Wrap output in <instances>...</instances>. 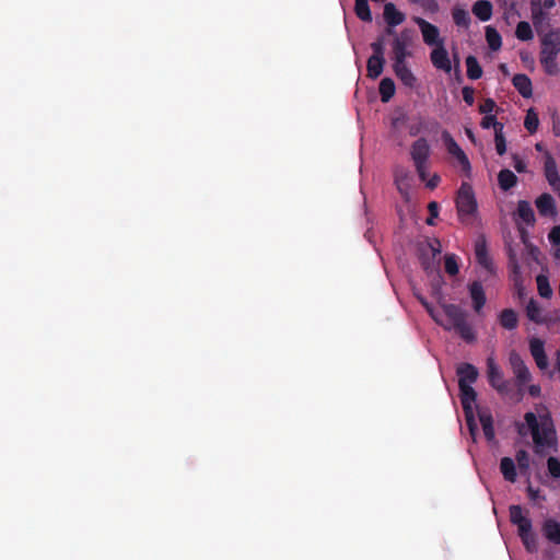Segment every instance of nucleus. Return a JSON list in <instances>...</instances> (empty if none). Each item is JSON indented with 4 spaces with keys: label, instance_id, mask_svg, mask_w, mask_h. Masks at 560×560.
I'll return each mask as SVG.
<instances>
[{
    "label": "nucleus",
    "instance_id": "3",
    "mask_svg": "<svg viewBox=\"0 0 560 560\" xmlns=\"http://www.w3.org/2000/svg\"><path fill=\"white\" fill-rule=\"evenodd\" d=\"M560 52V32H550L545 35L541 40L540 62L545 71L550 75H556L559 72V67L556 61Z\"/></svg>",
    "mask_w": 560,
    "mask_h": 560
},
{
    "label": "nucleus",
    "instance_id": "1",
    "mask_svg": "<svg viewBox=\"0 0 560 560\" xmlns=\"http://www.w3.org/2000/svg\"><path fill=\"white\" fill-rule=\"evenodd\" d=\"M520 434H530L537 453L551 447L557 442V434L547 406L538 404L524 415V421L517 424Z\"/></svg>",
    "mask_w": 560,
    "mask_h": 560
},
{
    "label": "nucleus",
    "instance_id": "52",
    "mask_svg": "<svg viewBox=\"0 0 560 560\" xmlns=\"http://www.w3.org/2000/svg\"><path fill=\"white\" fill-rule=\"evenodd\" d=\"M526 253L535 262L540 264V260H539L540 252H539L538 247H536L533 244L527 245Z\"/></svg>",
    "mask_w": 560,
    "mask_h": 560
},
{
    "label": "nucleus",
    "instance_id": "47",
    "mask_svg": "<svg viewBox=\"0 0 560 560\" xmlns=\"http://www.w3.org/2000/svg\"><path fill=\"white\" fill-rule=\"evenodd\" d=\"M527 493H528V498L535 504H539L540 502L545 501V495L541 494L539 489H535L532 486H528Z\"/></svg>",
    "mask_w": 560,
    "mask_h": 560
},
{
    "label": "nucleus",
    "instance_id": "16",
    "mask_svg": "<svg viewBox=\"0 0 560 560\" xmlns=\"http://www.w3.org/2000/svg\"><path fill=\"white\" fill-rule=\"evenodd\" d=\"M394 72L397 78L408 88H413L416 83V77L407 67L405 60H398L394 62Z\"/></svg>",
    "mask_w": 560,
    "mask_h": 560
},
{
    "label": "nucleus",
    "instance_id": "56",
    "mask_svg": "<svg viewBox=\"0 0 560 560\" xmlns=\"http://www.w3.org/2000/svg\"><path fill=\"white\" fill-rule=\"evenodd\" d=\"M424 182H425V186L429 189H434L440 183V176L438 174H433L431 177H429V175H428L427 179Z\"/></svg>",
    "mask_w": 560,
    "mask_h": 560
},
{
    "label": "nucleus",
    "instance_id": "63",
    "mask_svg": "<svg viewBox=\"0 0 560 560\" xmlns=\"http://www.w3.org/2000/svg\"><path fill=\"white\" fill-rule=\"evenodd\" d=\"M421 303L425 306V308H427V310H428V312L431 314V316H432V317L438 322V320H439V318L435 316V314H434V312H433L432 307H430V305H429L427 302H424V300H421Z\"/></svg>",
    "mask_w": 560,
    "mask_h": 560
},
{
    "label": "nucleus",
    "instance_id": "46",
    "mask_svg": "<svg viewBox=\"0 0 560 560\" xmlns=\"http://www.w3.org/2000/svg\"><path fill=\"white\" fill-rule=\"evenodd\" d=\"M445 271L451 276L458 273V266L453 255L445 256Z\"/></svg>",
    "mask_w": 560,
    "mask_h": 560
},
{
    "label": "nucleus",
    "instance_id": "28",
    "mask_svg": "<svg viewBox=\"0 0 560 560\" xmlns=\"http://www.w3.org/2000/svg\"><path fill=\"white\" fill-rule=\"evenodd\" d=\"M500 469L506 480L511 482L515 481L516 471L513 459H511L510 457H503L501 459Z\"/></svg>",
    "mask_w": 560,
    "mask_h": 560
},
{
    "label": "nucleus",
    "instance_id": "33",
    "mask_svg": "<svg viewBox=\"0 0 560 560\" xmlns=\"http://www.w3.org/2000/svg\"><path fill=\"white\" fill-rule=\"evenodd\" d=\"M500 324L502 325V327H504L506 329L515 328L517 325L516 313L511 308H506V310L502 311V313L500 315Z\"/></svg>",
    "mask_w": 560,
    "mask_h": 560
},
{
    "label": "nucleus",
    "instance_id": "11",
    "mask_svg": "<svg viewBox=\"0 0 560 560\" xmlns=\"http://www.w3.org/2000/svg\"><path fill=\"white\" fill-rule=\"evenodd\" d=\"M488 378L491 386L494 387L499 393H508V383L504 381L500 369L498 365H495L492 358L488 359Z\"/></svg>",
    "mask_w": 560,
    "mask_h": 560
},
{
    "label": "nucleus",
    "instance_id": "37",
    "mask_svg": "<svg viewBox=\"0 0 560 560\" xmlns=\"http://www.w3.org/2000/svg\"><path fill=\"white\" fill-rule=\"evenodd\" d=\"M539 125V119L537 113L534 110V108H529L526 113V117L524 120L525 128L530 132L534 133Z\"/></svg>",
    "mask_w": 560,
    "mask_h": 560
},
{
    "label": "nucleus",
    "instance_id": "44",
    "mask_svg": "<svg viewBox=\"0 0 560 560\" xmlns=\"http://www.w3.org/2000/svg\"><path fill=\"white\" fill-rule=\"evenodd\" d=\"M521 539L528 551L534 552L537 550V537L533 532L522 536Z\"/></svg>",
    "mask_w": 560,
    "mask_h": 560
},
{
    "label": "nucleus",
    "instance_id": "18",
    "mask_svg": "<svg viewBox=\"0 0 560 560\" xmlns=\"http://www.w3.org/2000/svg\"><path fill=\"white\" fill-rule=\"evenodd\" d=\"M536 207L541 215H555V200L551 195L542 194L536 200Z\"/></svg>",
    "mask_w": 560,
    "mask_h": 560
},
{
    "label": "nucleus",
    "instance_id": "38",
    "mask_svg": "<svg viewBox=\"0 0 560 560\" xmlns=\"http://www.w3.org/2000/svg\"><path fill=\"white\" fill-rule=\"evenodd\" d=\"M516 37L521 40H529L533 38V32L529 23L522 21L516 26Z\"/></svg>",
    "mask_w": 560,
    "mask_h": 560
},
{
    "label": "nucleus",
    "instance_id": "7",
    "mask_svg": "<svg viewBox=\"0 0 560 560\" xmlns=\"http://www.w3.org/2000/svg\"><path fill=\"white\" fill-rule=\"evenodd\" d=\"M430 152V145L424 138H419L416 140L410 149L411 159L421 180H425L428 176Z\"/></svg>",
    "mask_w": 560,
    "mask_h": 560
},
{
    "label": "nucleus",
    "instance_id": "21",
    "mask_svg": "<svg viewBox=\"0 0 560 560\" xmlns=\"http://www.w3.org/2000/svg\"><path fill=\"white\" fill-rule=\"evenodd\" d=\"M513 85L523 97L528 98L532 96V82L526 74H515L513 78Z\"/></svg>",
    "mask_w": 560,
    "mask_h": 560
},
{
    "label": "nucleus",
    "instance_id": "14",
    "mask_svg": "<svg viewBox=\"0 0 560 560\" xmlns=\"http://www.w3.org/2000/svg\"><path fill=\"white\" fill-rule=\"evenodd\" d=\"M541 532L548 541L560 545V522L555 518H547L542 523Z\"/></svg>",
    "mask_w": 560,
    "mask_h": 560
},
{
    "label": "nucleus",
    "instance_id": "32",
    "mask_svg": "<svg viewBox=\"0 0 560 560\" xmlns=\"http://www.w3.org/2000/svg\"><path fill=\"white\" fill-rule=\"evenodd\" d=\"M467 75L471 80H477L482 75V69L478 63L475 56H468L466 58Z\"/></svg>",
    "mask_w": 560,
    "mask_h": 560
},
{
    "label": "nucleus",
    "instance_id": "43",
    "mask_svg": "<svg viewBox=\"0 0 560 560\" xmlns=\"http://www.w3.org/2000/svg\"><path fill=\"white\" fill-rule=\"evenodd\" d=\"M510 517L511 522L516 525L517 523H522L528 517L523 514L522 508L518 505H513L510 508Z\"/></svg>",
    "mask_w": 560,
    "mask_h": 560
},
{
    "label": "nucleus",
    "instance_id": "29",
    "mask_svg": "<svg viewBox=\"0 0 560 560\" xmlns=\"http://www.w3.org/2000/svg\"><path fill=\"white\" fill-rule=\"evenodd\" d=\"M354 11L357 16L363 22H371L372 14L369 5V0H355Z\"/></svg>",
    "mask_w": 560,
    "mask_h": 560
},
{
    "label": "nucleus",
    "instance_id": "39",
    "mask_svg": "<svg viewBox=\"0 0 560 560\" xmlns=\"http://www.w3.org/2000/svg\"><path fill=\"white\" fill-rule=\"evenodd\" d=\"M453 328L466 341L470 342V341H472L475 339V334H474L471 327L467 324L466 320H464L463 323H460L459 325H457V326H455Z\"/></svg>",
    "mask_w": 560,
    "mask_h": 560
},
{
    "label": "nucleus",
    "instance_id": "23",
    "mask_svg": "<svg viewBox=\"0 0 560 560\" xmlns=\"http://www.w3.org/2000/svg\"><path fill=\"white\" fill-rule=\"evenodd\" d=\"M526 315L532 322H535L537 324H541L547 320V317L544 315L542 308L534 299H530L528 301V304L526 306Z\"/></svg>",
    "mask_w": 560,
    "mask_h": 560
},
{
    "label": "nucleus",
    "instance_id": "17",
    "mask_svg": "<svg viewBox=\"0 0 560 560\" xmlns=\"http://www.w3.org/2000/svg\"><path fill=\"white\" fill-rule=\"evenodd\" d=\"M545 175L552 188L560 187V177L557 171V164L549 152H546Z\"/></svg>",
    "mask_w": 560,
    "mask_h": 560
},
{
    "label": "nucleus",
    "instance_id": "26",
    "mask_svg": "<svg viewBox=\"0 0 560 560\" xmlns=\"http://www.w3.org/2000/svg\"><path fill=\"white\" fill-rule=\"evenodd\" d=\"M498 182L500 188L506 191L516 185L517 177L512 171L505 168L498 174Z\"/></svg>",
    "mask_w": 560,
    "mask_h": 560
},
{
    "label": "nucleus",
    "instance_id": "5",
    "mask_svg": "<svg viewBox=\"0 0 560 560\" xmlns=\"http://www.w3.org/2000/svg\"><path fill=\"white\" fill-rule=\"evenodd\" d=\"M458 215L464 222H469L477 213V201L469 184L463 183L456 199Z\"/></svg>",
    "mask_w": 560,
    "mask_h": 560
},
{
    "label": "nucleus",
    "instance_id": "12",
    "mask_svg": "<svg viewBox=\"0 0 560 560\" xmlns=\"http://www.w3.org/2000/svg\"><path fill=\"white\" fill-rule=\"evenodd\" d=\"M431 61L438 69L446 72L451 71V61L442 42H440V44H438V46L432 50Z\"/></svg>",
    "mask_w": 560,
    "mask_h": 560
},
{
    "label": "nucleus",
    "instance_id": "25",
    "mask_svg": "<svg viewBox=\"0 0 560 560\" xmlns=\"http://www.w3.org/2000/svg\"><path fill=\"white\" fill-rule=\"evenodd\" d=\"M478 417L482 425L485 436L487 440L492 441L494 439V429L491 415L486 410H478Z\"/></svg>",
    "mask_w": 560,
    "mask_h": 560
},
{
    "label": "nucleus",
    "instance_id": "2",
    "mask_svg": "<svg viewBox=\"0 0 560 560\" xmlns=\"http://www.w3.org/2000/svg\"><path fill=\"white\" fill-rule=\"evenodd\" d=\"M458 385L460 389V401L465 411L466 422L470 435L475 440L477 432V423L475 420V411L477 407V393L472 388V384L478 377V371L468 363L459 364L457 368Z\"/></svg>",
    "mask_w": 560,
    "mask_h": 560
},
{
    "label": "nucleus",
    "instance_id": "36",
    "mask_svg": "<svg viewBox=\"0 0 560 560\" xmlns=\"http://www.w3.org/2000/svg\"><path fill=\"white\" fill-rule=\"evenodd\" d=\"M536 282L539 295L545 299L551 298L552 289L549 284L548 278L544 275H538L536 278Z\"/></svg>",
    "mask_w": 560,
    "mask_h": 560
},
{
    "label": "nucleus",
    "instance_id": "54",
    "mask_svg": "<svg viewBox=\"0 0 560 560\" xmlns=\"http://www.w3.org/2000/svg\"><path fill=\"white\" fill-rule=\"evenodd\" d=\"M463 98L468 105L474 104V89L470 86L463 88Z\"/></svg>",
    "mask_w": 560,
    "mask_h": 560
},
{
    "label": "nucleus",
    "instance_id": "50",
    "mask_svg": "<svg viewBox=\"0 0 560 560\" xmlns=\"http://www.w3.org/2000/svg\"><path fill=\"white\" fill-rule=\"evenodd\" d=\"M516 526H517L520 537L533 532L532 530V522L529 518L523 521L522 523H517Z\"/></svg>",
    "mask_w": 560,
    "mask_h": 560
},
{
    "label": "nucleus",
    "instance_id": "6",
    "mask_svg": "<svg viewBox=\"0 0 560 560\" xmlns=\"http://www.w3.org/2000/svg\"><path fill=\"white\" fill-rule=\"evenodd\" d=\"M421 264L427 273H439L441 243L439 240L427 241L419 245Z\"/></svg>",
    "mask_w": 560,
    "mask_h": 560
},
{
    "label": "nucleus",
    "instance_id": "48",
    "mask_svg": "<svg viewBox=\"0 0 560 560\" xmlns=\"http://www.w3.org/2000/svg\"><path fill=\"white\" fill-rule=\"evenodd\" d=\"M428 210L430 212V217L427 219V224L428 225H434V218H436L439 215V206L435 201H431L429 205H428Z\"/></svg>",
    "mask_w": 560,
    "mask_h": 560
},
{
    "label": "nucleus",
    "instance_id": "51",
    "mask_svg": "<svg viewBox=\"0 0 560 560\" xmlns=\"http://www.w3.org/2000/svg\"><path fill=\"white\" fill-rule=\"evenodd\" d=\"M516 462L521 468H527L529 464L527 453L525 451H518L516 453Z\"/></svg>",
    "mask_w": 560,
    "mask_h": 560
},
{
    "label": "nucleus",
    "instance_id": "15",
    "mask_svg": "<svg viewBox=\"0 0 560 560\" xmlns=\"http://www.w3.org/2000/svg\"><path fill=\"white\" fill-rule=\"evenodd\" d=\"M416 23L419 25L420 30H421V33H422V36H423V40L428 44V45H434V44H440L438 42L439 39V30L436 26H434L433 24L427 22L425 20L421 19V18H416L415 19Z\"/></svg>",
    "mask_w": 560,
    "mask_h": 560
},
{
    "label": "nucleus",
    "instance_id": "34",
    "mask_svg": "<svg viewBox=\"0 0 560 560\" xmlns=\"http://www.w3.org/2000/svg\"><path fill=\"white\" fill-rule=\"evenodd\" d=\"M452 15H453V20L457 26H462L465 28L469 27L470 16L465 9L455 7L453 9Z\"/></svg>",
    "mask_w": 560,
    "mask_h": 560
},
{
    "label": "nucleus",
    "instance_id": "35",
    "mask_svg": "<svg viewBox=\"0 0 560 560\" xmlns=\"http://www.w3.org/2000/svg\"><path fill=\"white\" fill-rule=\"evenodd\" d=\"M486 39H487V43H488L489 47L492 50L497 51V50L500 49V47L502 45L501 36L497 32V30L493 28L492 26H487L486 27Z\"/></svg>",
    "mask_w": 560,
    "mask_h": 560
},
{
    "label": "nucleus",
    "instance_id": "59",
    "mask_svg": "<svg viewBox=\"0 0 560 560\" xmlns=\"http://www.w3.org/2000/svg\"><path fill=\"white\" fill-rule=\"evenodd\" d=\"M518 231H520L522 243L525 245V248L527 247V245H532V243L528 241L527 231L524 228H518Z\"/></svg>",
    "mask_w": 560,
    "mask_h": 560
},
{
    "label": "nucleus",
    "instance_id": "53",
    "mask_svg": "<svg viewBox=\"0 0 560 560\" xmlns=\"http://www.w3.org/2000/svg\"><path fill=\"white\" fill-rule=\"evenodd\" d=\"M495 107V103L493 100L491 98H487L479 107V110L482 113V114H488V113H491Z\"/></svg>",
    "mask_w": 560,
    "mask_h": 560
},
{
    "label": "nucleus",
    "instance_id": "62",
    "mask_svg": "<svg viewBox=\"0 0 560 560\" xmlns=\"http://www.w3.org/2000/svg\"><path fill=\"white\" fill-rule=\"evenodd\" d=\"M555 7V1L553 0H545L541 4V8L542 10L546 9V10H549L551 8Z\"/></svg>",
    "mask_w": 560,
    "mask_h": 560
},
{
    "label": "nucleus",
    "instance_id": "60",
    "mask_svg": "<svg viewBox=\"0 0 560 560\" xmlns=\"http://www.w3.org/2000/svg\"><path fill=\"white\" fill-rule=\"evenodd\" d=\"M378 95L382 103H385V78L378 83Z\"/></svg>",
    "mask_w": 560,
    "mask_h": 560
},
{
    "label": "nucleus",
    "instance_id": "40",
    "mask_svg": "<svg viewBox=\"0 0 560 560\" xmlns=\"http://www.w3.org/2000/svg\"><path fill=\"white\" fill-rule=\"evenodd\" d=\"M407 124V115L406 113L399 108L395 112L392 118V127L394 130H399L405 127Z\"/></svg>",
    "mask_w": 560,
    "mask_h": 560
},
{
    "label": "nucleus",
    "instance_id": "49",
    "mask_svg": "<svg viewBox=\"0 0 560 560\" xmlns=\"http://www.w3.org/2000/svg\"><path fill=\"white\" fill-rule=\"evenodd\" d=\"M500 126H503V125L498 122L495 120L494 116H492V115L485 116L483 119L481 120V127L486 128V129L493 127L494 130L497 131V128H500Z\"/></svg>",
    "mask_w": 560,
    "mask_h": 560
},
{
    "label": "nucleus",
    "instance_id": "41",
    "mask_svg": "<svg viewBox=\"0 0 560 560\" xmlns=\"http://www.w3.org/2000/svg\"><path fill=\"white\" fill-rule=\"evenodd\" d=\"M508 255H509L510 267L512 268L514 276H518L520 275V265H518V260H517V255L511 244H508Z\"/></svg>",
    "mask_w": 560,
    "mask_h": 560
},
{
    "label": "nucleus",
    "instance_id": "10",
    "mask_svg": "<svg viewBox=\"0 0 560 560\" xmlns=\"http://www.w3.org/2000/svg\"><path fill=\"white\" fill-rule=\"evenodd\" d=\"M442 139L447 148L450 154L455 156L465 171L470 170V163L464 151L459 148L453 137L447 132L443 131Z\"/></svg>",
    "mask_w": 560,
    "mask_h": 560
},
{
    "label": "nucleus",
    "instance_id": "20",
    "mask_svg": "<svg viewBox=\"0 0 560 560\" xmlns=\"http://www.w3.org/2000/svg\"><path fill=\"white\" fill-rule=\"evenodd\" d=\"M443 310L445 315L450 319V324L452 327H455L466 320V314L454 304H443Z\"/></svg>",
    "mask_w": 560,
    "mask_h": 560
},
{
    "label": "nucleus",
    "instance_id": "31",
    "mask_svg": "<svg viewBox=\"0 0 560 560\" xmlns=\"http://www.w3.org/2000/svg\"><path fill=\"white\" fill-rule=\"evenodd\" d=\"M405 21V14L396 9V7L387 2V25L396 26Z\"/></svg>",
    "mask_w": 560,
    "mask_h": 560
},
{
    "label": "nucleus",
    "instance_id": "61",
    "mask_svg": "<svg viewBox=\"0 0 560 560\" xmlns=\"http://www.w3.org/2000/svg\"><path fill=\"white\" fill-rule=\"evenodd\" d=\"M395 94V83L392 79L387 78V101Z\"/></svg>",
    "mask_w": 560,
    "mask_h": 560
},
{
    "label": "nucleus",
    "instance_id": "13",
    "mask_svg": "<svg viewBox=\"0 0 560 560\" xmlns=\"http://www.w3.org/2000/svg\"><path fill=\"white\" fill-rule=\"evenodd\" d=\"M475 254H476V258H477V261L483 267L486 268L488 271H492L493 269V266H492V260L491 258L489 257L488 255V252H487V242H486V237L483 235H480L478 237V240L476 241V244H475Z\"/></svg>",
    "mask_w": 560,
    "mask_h": 560
},
{
    "label": "nucleus",
    "instance_id": "45",
    "mask_svg": "<svg viewBox=\"0 0 560 560\" xmlns=\"http://www.w3.org/2000/svg\"><path fill=\"white\" fill-rule=\"evenodd\" d=\"M549 474L553 478H560V460L555 457H549L547 462Z\"/></svg>",
    "mask_w": 560,
    "mask_h": 560
},
{
    "label": "nucleus",
    "instance_id": "55",
    "mask_svg": "<svg viewBox=\"0 0 560 560\" xmlns=\"http://www.w3.org/2000/svg\"><path fill=\"white\" fill-rule=\"evenodd\" d=\"M549 240L556 244L560 245V225L552 228L549 233Z\"/></svg>",
    "mask_w": 560,
    "mask_h": 560
},
{
    "label": "nucleus",
    "instance_id": "4",
    "mask_svg": "<svg viewBox=\"0 0 560 560\" xmlns=\"http://www.w3.org/2000/svg\"><path fill=\"white\" fill-rule=\"evenodd\" d=\"M510 363L514 372L516 384L521 393L527 392L532 397H540L541 387L538 384H529L532 375L517 352L510 357Z\"/></svg>",
    "mask_w": 560,
    "mask_h": 560
},
{
    "label": "nucleus",
    "instance_id": "30",
    "mask_svg": "<svg viewBox=\"0 0 560 560\" xmlns=\"http://www.w3.org/2000/svg\"><path fill=\"white\" fill-rule=\"evenodd\" d=\"M532 19L536 27L542 26L548 21L547 13L542 10L541 7L537 4L535 0H532Z\"/></svg>",
    "mask_w": 560,
    "mask_h": 560
},
{
    "label": "nucleus",
    "instance_id": "19",
    "mask_svg": "<svg viewBox=\"0 0 560 560\" xmlns=\"http://www.w3.org/2000/svg\"><path fill=\"white\" fill-rule=\"evenodd\" d=\"M470 298L474 302V308L478 313L486 303V295L480 282L475 281L469 287Z\"/></svg>",
    "mask_w": 560,
    "mask_h": 560
},
{
    "label": "nucleus",
    "instance_id": "9",
    "mask_svg": "<svg viewBox=\"0 0 560 560\" xmlns=\"http://www.w3.org/2000/svg\"><path fill=\"white\" fill-rule=\"evenodd\" d=\"M413 40V31L404 30L399 35L396 36L393 43V51L395 61L405 60L407 56H410L408 48L411 46Z\"/></svg>",
    "mask_w": 560,
    "mask_h": 560
},
{
    "label": "nucleus",
    "instance_id": "8",
    "mask_svg": "<svg viewBox=\"0 0 560 560\" xmlns=\"http://www.w3.org/2000/svg\"><path fill=\"white\" fill-rule=\"evenodd\" d=\"M385 35L381 34L377 39L371 44L372 55L368 59L366 70L370 79H376L384 70L385 55H384Z\"/></svg>",
    "mask_w": 560,
    "mask_h": 560
},
{
    "label": "nucleus",
    "instance_id": "64",
    "mask_svg": "<svg viewBox=\"0 0 560 560\" xmlns=\"http://www.w3.org/2000/svg\"><path fill=\"white\" fill-rule=\"evenodd\" d=\"M423 4L432 9L438 8V3L434 0H423Z\"/></svg>",
    "mask_w": 560,
    "mask_h": 560
},
{
    "label": "nucleus",
    "instance_id": "42",
    "mask_svg": "<svg viewBox=\"0 0 560 560\" xmlns=\"http://www.w3.org/2000/svg\"><path fill=\"white\" fill-rule=\"evenodd\" d=\"M502 129H503V126H500V128H497L495 138H494L495 149L500 155L504 154L506 151L505 139L503 137Z\"/></svg>",
    "mask_w": 560,
    "mask_h": 560
},
{
    "label": "nucleus",
    "instance_id": "58",
    "mask_svg": "<svg viewBox=\"0 0 560 560\" xmlns=\"http://www.w3.org/2000/svg\"><path fill=\"white\" fill-rule=\"evenodd\" d=\"M514 160V167L518 173H523L526 171V164L522 159H520L517 155H513Z\"/></svg>",
    "mask_w": 560,
    "mask_h": 560
},
{
    "label": "nucleus",
    "instance_id": "22",
    "mask_svg": "<svg viewBox=\"0 0 560 560\" xmlns=\"http://www.w3.org/2000/svg\"><path fill=\"white\" fill-rule=\"evenodd\" d=\"M472 13L481 21H488L492 15V3L488 0H478L472 5Z\"/></svg>",
    "mask_w": 560,
    "mask_h": 560
},
{
    "label": "nucleus",
    "instance_id": "57",
    "mask_svg": "<svg viewBox=\"0 0 560 560\" xmlns=\"http://www.w3.org/2000/svg\"><path fill=\"white\" fill-rule=\"evenodd\" d=\"M545 346V342L539 338H533L529 342V350L536 351V350H542Z\"/></svg>",
    "mask_w": 560,
    "mask_h": 560
},
{
    "label": "nucleus",
    "instance_id": "24",
    "mask_svg": "<svg viewBox=\"0 0 560 560\" xmlns=\"http://www.w3.org/2000/svg\"><path fill=\"white\" fill-rule=\"evenodd\" d=\"M410 174L406 170H397L395 173V183L400 194L408 199Z\"/></svg>",
    "mask_w": 560,
    "mask_h": 560
},
{
    "label": "nucleus",
    "instance_id": "27",
    "mask_svg": "<svg viewBox=\"0 0 560 560\" xmlns=\"http://www.w3.org/2000/svg\"><path fill=\"white\" fill-rule=\"evenodd\" d=\"M517 213L520 218L527 224H534L535 215L529 202L521 200L517 203Z\"/></svg>",
    "mask_w": 560,
    "mask_h": 560
}]
</instances>
